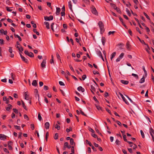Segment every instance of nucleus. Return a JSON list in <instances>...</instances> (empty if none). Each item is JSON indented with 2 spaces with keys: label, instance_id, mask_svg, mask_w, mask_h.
Wrapping results in <instances>:
<instances>
[{
  "label": "nucleus",
  "instance_id": "35",
  "mask_svg": "<svg viewBox=\"0 0 154 154\" xmlns=\"http://www.w3.org/2000/svg\"><path fill=\"white\" fill-rule=\"evenodd\" d=\"M140 133H141L142 137L143 138H144L145 137V136H144V133L143 132V131H142V130H140Z\"/></svg>",
  "mask_w": 154,
  "mask_h": 154
},
{
  "label": "nucleus",
  "instance_id": "14",
  "mask_svg": "<svg viewBox=\"0 0 154 154\" xmlns=\"http://www.w3.org/2000/svg\"><path fill=\"white\" fill-rule=\"evenodd\" d=\"M12 108V106L10 104L8 105V107L6 108V110L9 111L10 109H11Z\"/></svg>",
  "mask_w": 154,
  "mask_h": 154
},
{
  "label": "nucleus",
  "instance_id": "25",
  "mask_svg": "<svg viewBox=\"0 0 154 154\" xmlns=\"http://www.w3.org/2000/svg\"><path fill=\"white\" fill-rule=\"evenodd\" d=\"M110 5L111 6H112V7L114 9H116V8L117 7L116 5L114 4H113V3H110Z\"/></svg>",
  "mask_w": 154,
  "mask_h": 154
},
{
  "label": "nucleus",
  "instance_id": "61",
  "mask_svg": "<svg viewBox=\"0 0 154 154\" xmlns=\"http://www.w3.org/2000/svg\"><path fill=\"white\" fill-rule=\"evenodd\" d=\"M9 51L11 53H12L13 51L12 48L11 47H9Z\"/></svg>",
  "mask_w": 154,
  "mask_h": 154
},
{
  "label": "nucleus",
  "instance_id": "12",
  "mask_svg": "<svg viewBox=\"0 0 154 154\" xmlns=\"http://www.w3.org/2000/svg\"><path fill=\"white\" fill-rule=\"evenodd\" d=\"M126 48L128 50H130V45L129 44V42H128L126 45Z\"/></svg>",
  "mask_w": 154,
  "mask_h": 154
},
{
  "label": "nucleus",
  "instance_id": "59",
  "mask_svg": "<svg viewBox=\"0 0 154 154\" xmlns=\"http://www.w3.org/2000/svg\"><path fill=\"white\" fill-rule=\"evenodd\" d=\"M14 127L17 130H20V127L17 125H14Z\"/></svg>",
  "mask_w": 154,
  "mask_h": 154
},
{
  "label": "nucleus",
  "instance_id": "13",
  "mask_svg": "<svg viewBox=\"0 0 154 154\" xmlns=\"http://www.w3.org/2000/svg\"><path fill=\"white\" fill-rule=\"evenodd\" d=\"M60 9L59 8L57 7L56 8V14L57 15H58L60 14Z\"/></svg>",
  "mask_w": 154,
  "mask_h": 154
},
{
  "label": "nucleus",
  "instance_id": "18",
  "mask_svg": "<svg viewBox=\"0 0 154 154\" xmlns=\"http://www.w3.org/2000/svg\"><path fill=\"white\" fill-rule=\"evenodd\" d=\"M44 24L46 25V27L47 29H50V25L49 23L48 22H44Z\"/></svg>",
  "mask_w": 154,
  "mask_h": 154
},
{
  "label": "nucleus",
  "instance_id": "37",
  "mask_svg": "<svg viewBox=\"0 0 154 154\" xmlns=\"http://www.w3.org/2000/svg\"><path fill=\"white\" fill-rule=\"evenodd\" d=\"M126 11L127 12V14L129 16H130L131 15L129 10L127 8L126 9Z\"/></svg>",
  "mask_w": 154,
  "mask_h": 154
},
{
  "label": "nucleus",
  "instance_id": "49",
  "mask_svg": "<svg viewBox=\"0 0 154 154\" xmlns=\"http://www.w3.org/2000/svg\"><path fill=\"white\" fill-rule=\"evenodd\" d=\"M71 152L72 153H74V146H72L71 147Z\"/></svg>",
  "mask_w": 154,
  "mask_h": 154
},
{
  "label": "nucleus",
  "instance_id": "28",
  "mask_svg": "<svg viewBox=\"0 0 154 154\" xmlns=\"http://www.w3.org/2000/svg\"><path fill=\"white\" fill-rule=\"evenodd\" d=\"M58 134L57 133L55 134V135L54 136V138L55 140H57L58 139Z\"/></svg>",
  "mask_w": 154,
  "mask_h": 154
},
{
  "label": "nucleus",
  "instance_id": "60",
  "mask_svg": "<svg viewBox=\"0 0 154 154\" xmlns=\"http://www.w3.org/2000/svg\"><path fill=\"white\" fill-rule=\"evenodd\" d=\"M86 78V75H82V78L83 80H84Z\"/></svg>",
  "mask_w": 154,
  "mask_h": 154
},
{
  "label": "nucleus",
  "instance_id": "7",
  "mask_svg": "<svg viewBox=\"0 0 154 154\" xmlns=\"http://www.w3.org/2000/svg\"><path fill=\"white\" fill-rule=\"evenodd\" d=\"M46 59H44L43 60L41 64V66L42 68H45L46 66Z\"/></svg>",
  "mask_w": 154,
  "mask_h": 154
},
{
  "label": "nucleus",
  "instance_id": "5",
  "mask_svg": "<svg viewBox=\"0 0 154 154\" xmlns=\"http://www.w3.org/2000/svg\"><path fill=\"white\" fill-rule=\"evenodd\" d=\"M91 11L92 13L93 14H94L96 15H98V12H97L96 9L94 7H93L92 8Z\"/></svg>",
  "mask_w": 154,
  "mask_h": 154
},
{
  "label": "nucleus",
  "instance_id": "40",
  "mask_svg": "<svg viewBox=\"0 0 154 154\" xmlns=\"http://www.w3.org/2000/svg\"><path fill=\"white\" fill-rule=\"evenodd\" d=\"M125 96L127 97V98L128 99L130 100V101L132 103H134V102L128 96L126 95H125Z\"/></svg>",
  "mask_w": 154,
  "mask_h": 154
},
{
  "label": "nucleus",
  "instance_id": "33",
  "mask_svg": "<svg viewBox=\"0 0 154 154\" xmlns=\"http://www.w3.org/2000/svg\"><path fill=\"white\" fill-rule=\"evenodd\" d=\"M3 150L4 152H6V153L7 154H9V151L6 148H4Z\"/></svg>",
  "mask_w": 154,
  "mask_h": 154
},
{
  "label": "nucleus",
  "instance_id": "56",
  "mask_svg": "<svg viewBox=\"0 0 154 154\" xmlns=\"http://www.w3.org/2000/svg\"><path fill=\"white\" fill-rule=\"evenodd\" d=\"M80 113L83 115L86 116L87 115L82 110H80Z\"/></svg>",
  "mask_w": 154,
  "mask_h": 154
},
{
  "label": "nucleus",
  "instance_id": "2",
  "mask_svg": "<svg viewBox=\"0 0 154 154\" xmlns=\"http://www.w3.org/2000/svg\"><path fill=\"white\" fill-rule=\"evenodd\" d=\"M24 53L25 54L29 56L32 57L34 56L33 53L32 52H29L27 50H25L24 51Z\"/></svg>",
  "mask_w": 154,
  "mask_h": 154
},
{
  "label": "nucleus",
  "instance_id": "51",
  "mask_svg": "<svg viewBox=\"0 0 154 154\" xmlns=\"http://www.w3.org/2000/svg\"><path fill=\"white\" fill-rule=\"evenodd\" d=\"M116 54V52H113L111 54V56L112 57H114Z\"/></svg>",
  "mask_w": 154,
  "mask_h": 154
},
{
  "label": "nucleus",
  "instance_id": "44",
  "mask_svg": "<svg viewBox=\"0 0 154 154\" xmlns=\"http://www.w3.org/2000/svg\"><path fill=\"white\" fill-rule=\"evenodd\" d=\"M18 50L20 52L22 53V52L23 51V48L22 46H21Z\"/></svg>",
  "mask_w": 154,
  "mask_h": 154
},
{
  "label": "nucleus",
  "instance_id": "39",
  "mask_svg": "<svg viewBox=\"0 0 154 154\" xmlns=\"http://www.w3.org/2000/svg\"><path fill=\"white\" fill-rule=\"evenodd\" d=\"M68 145V143L67 142H65L64 144V148H66V147H67Z\"/></svg>",
  "mask_w": 154,
  "mask_h": 154
},
{
  "label": "nucleus",
  "instance_id": "38",
  "mask_svg": "<svg viewBox=\"0 0 154 154\" xmlns=\"http://www.w3.org/2000/svg\"><path fill=\"white\" fill-rule=\"evenodd\" d=\"M124 55V54L123 53H122L119 56V57L121 59H122L123 58Z\"/></svg>",
  "mask_w": 154,
  "mask_h": 154
},
{
  "label": "nucleus",
  "instance_id": "26",
  "mask_svg": "<svg viewBox=\"0 0 154 154\" xmlns=\"http://www.w3.org/2000/svg\"><path fill=\"white\" fill-rule=\"evenodd\" d=\"M147 48H145V49L146 51L148 53H149V50L150 49L148 45L147 44L146 45Z\"/></svg>",
  "mask_w": 154,
  "mask_h": 154
},
{
  "label": "nucleus",
  "instance_id": "32",
  "mask_svg": "<svg viewBox=\"0 0 154 154\" xmlns=\"http://www.w3.org/2000/svg\"><path fill=\"white\" fill-rule=\"evenodd\" d=\"M131 75L132 76H134V77H135L137 79H138V78H139L138 75L137 74H135L134 73H132L131 74Z\"/></svg>",
  "mask_w": 154,
  "mask_h": 154
},
{
  "label": "nucleus",
  "instance_id": "30",
  "mask_svg": "<svg viewBox=\"0 0 154 154\" xmlns=\"http://www.w3.org/2000/svg\"><path fill=\"white\" fill-rule=\"evenodd\" d=\"M72 131V128L71 127H70L69 129L67 128L66 130V132L67 133H69L70 131Z\"/></svg>",
  "mask_w": 154,
  "mask_h": 154
},
{
  "label": "nucleus",
  "instance_id": "3",
  "mask_svg": "<svg viewBox=\"0 0 154 154\" xmlns=\"http://www.w3.org/2000/svg\"><path fill=\"white\" fill-rule=\"evenodd\" d=\"M119 94L123 100L125 102V103L127 105L129 104L127 100L123 96V94L119 92Z\"/></svg>",
  "mask_w": 154,
  "mask_h": 154
},
{
  "label": "nucleus",
  "instance_id": "54",
  "mask_svg": "<svg viewBox=\"0 0 154 154\" xmlns=\"http://www.w3.org/2000/svg\"><path fill=\"white\" fill-rule=\"evenodd\" d=\"M123 138L124 139V140L125 141H127V140L126 139V136L125 135H123Z\"/></svg>",
  "mask_w": 154,
  "mask_h": 154
},
{
  "label": "nucleus",
  "instance_id": "50",
  "mask_svg": "<svg viewBox=\"0 0 154 154\" xmlns=\"http://www.w3.org/2000/svg\"><path fill=\"white\" fill-rule=\"evenodd\" d=\"M93 73L94 75L99 74V72L98 71L95 70L93 71Z\"/></svg>",
  "mask_w": 154,
  "mask_h": 154
},
{
  "label": "nucleus",
  "instance_id": "47",
  "mask_svg": "<svg viewBox=\"0 0 154 154\" xmlns=\"http://www.w3.org/2000/svg\"><path fill=\"white\" fill-rule=\"evenodd\" d=\"M13 110H14V112L15 113L18 114V110L16 109H13Z\"/></svg>",
  "mask_w": 154,
  "mask_h": 154
},
{
  "label": "nucleus",
  "instance_id": "16",
  "mask_svg": "<svg viewBox=\"0 0 154 154\" xmlns=\"http://www.w3.org/2000/svg\"><path fill=\"white\" fill-rule=\"evenodd\" d=\"M149 132L151 135V136H153V134H154V130L151 127L150 128Z\"/></svg>",
  "mask_w": 154,
  "mask_h": 154
},
{
  "label": "nucleus",
  "instance_id": "19",
  "mask_svg": "<svg viewBox=\"0 0 154 154\" xmlns=\"http://www.w3.org/2000/svg\"><path fill=\"white\" fill-rule=\"evenodd\" d=\"M121 82L122 83L125 85H127L129 83V82L128 81L123 80H121Z\"/></svg>",
  "mask_w": 154,
  "mask_h": 154
},
{
  "label": "nucleus",
  "instance_id": "42",
  "mask_svg": "<svg viewBox=\"0 0 154 154\" xmlns=\"http://www.w3.org/2000/svg\"><path fill=\"white\" fill-rule=\"evenodd\" d=\"M120 141L119 140H116V143L118 145H119L120 144Z\"/></svg>",
  "mask_w": 154,
  "mask_h": 154
},
{
  "label": "nucleus",
  "instance_id": "27",
  "mask_svg": "<svg viewBox=\"0 0 154 154\" xmlns=\"http://www.w3.org/2000/svg\"><path fill=\"white\" fill-rule=\"evenodd\" d=\"M31 23L33 25V27L35 28H36V25L34 23V22L32 21L31 22Z\"/></svg>",
  "mask_w": 154,
  "mask_h": 154
},
{
  "label": "nucleus",
  "instance_id": "53",
  "mask_svg": "<svg viewBox=\"0 0 154 154\" xmlns=\"http://www.w3.org/2000/svg\"><path fill=\"white\" fill-rule=\"evenodd\" d=\"M115 32V31H109L108 32V35H110L111 34H113Z\"/></svg>",
  "mask_w": 154,
  "mask_h": 154
},
{
  "label": "nucleus",
  "instance_id": "48",
  "mask_svg": "<svg viewBox=\"0 0 154 154\" xmlns=\"http://www.w3.org/2000/svg\"><path fill=\"white\" fill-rule=\"evenodd\" d=\"M86 142L88 144H89V146H92V145L91 144V143L88 140H86Z\"/></svg>",
  "mask_w": 154,
  "mask_h": 154
},
{
  "label": "nucleus",
  "instance_id": "57",
  "mask_svg": "<svg viewBox=\"0 0 154 154\" xmlns=\"http://www.w3.org/2000/svg\"><path fill=\"white\" fill-rule=\"evenodd\" d=\"M136 30L137 31H138L140 34H141L142 33L141 32L140 30L139 29L138 27H136Z\"/></svg>",
  "mask_w": 154,
  "mask_h": 154
},
{
  "label": "nucleus",
  "instance_id": "8",
  "mask_svg": "<svg viewBox=\"0 0 154 154\" xmlns=\"http://www.w3.org/2000/svg\"><path fill=\"white\" fill-rule=\"evenodd\" d=\"M7 136L2 134H0V139L2 140H5L6 139Z\"/></svg>",
  "mask_w": 154,
  "mask_h": 154
},
{
  "label": "nucleus",
  "instance_id": "31",
  "mask_svg": "<svg viewBox=\"0 0 154 154\" xmlns=\"http://www.w3.org/2000/svg\"><path fill=\"white\" fill-rule=\"evenodd\" d=\"M49 136V133L48 132H47L45 134V140L46 141H47L48 137Z\"/></svg>",
  "mask_w": 154,
  "mask_h": 154
},
{
  "label": "nucleus",
  "instance_id": "52",
  "mask_svg": "<svg viewBox=\"0 0 154 154\" xmlns=\"http://www.w3.org/2000/svg\"><path fill=\"white\" fill-rule=\"evenodd\" d=\"M0 44L2 45L4 44V40L2 39H0Z\"/></svg>",
  "mask_w": 154,
  "mask_h": 154
},
{
  "label": "nucleus",
  "instance_id": "46",
  "mask_svg": "<svg viewBox=\"0 0 154 154\" xmlns=\"http://www.w3.org/2000/svg\"><path fill=\"white\" fill-rule=\"evenodd\" d=\"M98 55L101 58H103V56L102 53L100 51H99V52H98Z\"/></svg>",
  "mask_w": 154,
  "mask_h": 154
},
{
  "label": "nucleus",
  "instance_id": "45",
  "mask_svg": "<svg viewBox=\"0 0 154 154\" xmlns=\"http://www.w3.org/2000/svg\"><path fill=\"white\" fill-rule=\"evenodd\" d=\"M54 24V23H52L51 25V29L53 31H54V28H53V25Z\"/></svg>",
  "mask_w": 154,
  "mask_h": 154
},
{
  "label": "nucleus",
  "instance_id": "20",
  "mask_svg": "<svg viewBox=\"0 0 154 154\" xmlns=\"http://www.w3.org/2000/svg\"><path fill=\"white\" fill-rule=\"evenodd\" d=\"M28 92H25V99L28 100L29 98V96L28 95Z\"/></svg>",
  "mask_w": 154,
  "mask_h": 154
},
{
  "label": "nucleus",
  "instance_id": "6",
  "mask_svg": "<svg viewBox=\"0 0 154 154\" xmlns=\"http://www.w3.org/2000/svg\"><path fill=\"white\" fill-rule=\"evenodd\" d=\"M20 55L21 58L22 60L24 61L26 63H27L28 62V60L26 58H25L24 56H23L21 54L20 52Z\"/></svg>",
  "mask_w": 154,
  "mask_h": 154
},
{
  "label": "nucleus",
  "instance_id": "4",
  "mask_svg": "<svg viewBox=\"0 0 154 154\" xmlns=\"http://www.w3.org/2000/svg\"><path fill=\"white\" fill-rule=\"evenodd\" d=\"M44 19L46 21H50L52 20L53 19V16H50L49 17L45 16Z\"/></svg>",
  "mask_w": 154,
  "mask_h": 154
},
{
  "label": "nucleus",
  "instance_id": "58",
  "mask_svg": "<svg viewBox=\"0 0 154 154\" xmlns=\"http://www.w3.org/2000/svg\"><path fill=\"white\" fill-rule=\"evenodd\" d=\"M144 14L146 16V17L147 19H148L149 20H150L149 17L145 12H144Z\"/></svg>",
  "mask_w": 154,
  "mask_h": 154
},
{
  "label": "nucleus",
  "instance_id": "36",
  "mask_svg": "<svg viewBox=\"0 0 154 154\" xmlns=\"http://www.w3.org/2000/svg\"><path fill=\"white\" fill-rule=\"evenodd\" d=\"M55 128L57 129L58 130H59L60 129V126L56 124L55 126Z\"/></svg>",
  "mask_w": 154,
  "mask_h": 154
},
{
  "label": "nucleus",
  "instance_id": "55",
  "mask_svg": "<svg viewBox=\"0 0 154 154\" xmlns=\"http://www.w3.org/2000/svg\"><path fill=\"white\" fill-rule=\"evenodd\" d=\"M44 89L45 91L47 90L48 89V87L47 86L45 85L44 86Z\"/></svg>",
  "mask_w": 154,
  "mask_h": 154
},
{
  "label": "nucleus",
  "instance_id": "10",
  "mask_svg": "<svg viewBox=\"0 0 154 154\" xmlns=\"http://www.w3.org/2000/svg\"><path fill=\"white\" fill-rule=\"evenodd\" d=\"M50 126V124L48 122H46L45 124V127L46 129H48Z\"/></svg>",
  "mask_w": 154,
  "mask_h": 154
},
{
  "label": "nucleus",
  "instance_id": "17",
  "mask_svg": "<svg viewBox=\"0 0 154 154\" xmlns=\"http://www.w3.org/2000/svg\"><path fill=\"white\" fill-rule=\"evenodd\" d=\"M32 85L35 86H36L37 85V81L36 80H33L32 83Z\"/></svg>",
  "mask_w": 154,
  "mask_h": 154
},
{
  "label": "nucleus",
  "instance_id": "29",
  "mask_svg": "<svg viewBox=\"0 0 154 154\" xmlns=\"http://www.w3.org/2000/svg\"><path fill=\"white\" fill-rule=\"evenodd\" d=\"M144 81H145V79L143 77L140 79L139 82L140 83H142L144 82Z\"/></svg>",
  "mask_w": 154,
  "mask_h": 154
},
{
  "label": "nucleus",
  "instance_id": "15",
  "mask_svg": "<svg viewBox=\"0 0 154 154\" xmlns=\"http://www.w3.org/2000/svg\"><path fill=\"white\" fill-rule=\"evenodd\" d=\"M101 42L103 45H104L106 42L105 38L104 37H102L101 38Z\"/></svg>",
  "mask_w": 154,
  "mask_h": 154
},
{
  "label": "nucleus",
  "instance_id": "22",
  "mask_svg": "<svg viewBox=\"0 0 154 154\" xmlns=\"http://www.w3.org/2000/svg\"><path fill=\"white\" fill-rule=\"evenodd\" d=\"M69 9L71 10L72 11V5L71 3V1H70L69 3Z\"/></svg>",
  "mask_w": 154,
  "mask_h": 154
},
{
  "label": "nucleus",
  "instance_id": "34",
  "mask_svg": "<svg viewBox=\"0 0 154 154\" xmlns=\"http://www.w3.org/2000/svg\"><path fill=\"white\" fill-rule=\"evenodd\" d=\"M38 120L39 121H41L42 120V118L40 114L39 113H38Z\"/></svg>",
  "mask_w": 154,
  "mask_h": 154
},
{
  "label": "nucleus",
  "instance_id": "64",
  "mask_svg": "<svg viewBox=\"0 0 154 154\" xmlns=\"http://www.w3.org/2000/svg\"><path fill=\"white\" fill-rule=\"evenodd\" d=\"M31 128L32 130H34L35 128L34 125L33 124H31Z\"/></svg>",
  "mask_w": 154,
  "mask_h": 154
},
{
  "label": "nucleus",
  "instance_id": "62",
  "mask_svg": "<svg viewBox=\"0 0 154 154\" xmlns=\"http://www.w3.org/2000/svg\"><path fill=\"white\" fill-rule=\"evenodd\" d=\"M69 68H70V69H71V70L73 72H74V70L72 67V66L71 65H69Z\"/></svg>",
  "mask_w": 154,
  "mask_h": 154
},
{
  "label": "nucleus",
  "instance_id": "24",
  "mask_svg": "<svg viewBox=\"0 0 154 154\" xmlns=\"http://www.w3.org/2000/svg\"><path fill=\"white\" fill-rule=\"evenodd\" d=\"M22 105L23 106V107L26 110H27V109L26 108V106L25 105L23 101H22Z\"/></svg>",
  "mask_w": 154,
  "mask_h": 154
},
{
  "label": "nucleus",
  "instance_id": "9",
  "mask_svg": "<svg viewBox=\"0 0 154 154\" xmlns=\"http://www.w3.org/2000/svg\"><path fill=\"white\" fill-rule=\"evenodd\" d=\"M12 142L11 141H9L8 143V146L9 148V149L11 150L13 149V148L11 146V144H12Z\"/></svg>",
  "mask_w": 154,
  "mask_h": 154
},
{
  "label": "nucleus",
  "instance_id": "1",
  "mask_svg": "<svg viewBox=\"0 0 154 154\" xmlns=\"http://www.w3.org/2000/svg\"><path fill=\"white\" fill-rule=\"evenodd\" d=\"M98 25L100 29V32L102 34L105 30L104 24L101 21H100L98 22Z\"/></svg>",
  "mask_w": 154,
  "mask_h": 154
},
{
  "label": "nucleus",
  "instance_id": "63",
  "mask_svg": "<svg viewBox=\"0 0 154 154\" xmlns=\"http://www.w3.org/2000/svg\"><path fill=\"white\" fill-rule=\"evenodd\" d=\"M59 84L60 85L64 86V84L63 82L62 81H59Z\"/></svg>",
  "mask_w": 154,
  "mask_h": 154
},
{
  "label": "nucleus",
  "instance_id": "43",
  "mask_svg": "<svg viewBox=\"0 0 154 154\" xmlns=\"http://www.w3.org/2000/svg\"><path fill=\"white\" fill-rule=\"evenodd\" d=\"M70 143L71 145H73L74 143V140L72 138H71L70 139Z\"/></svg>",
  "mask_w": 154,
  "mask_h": 154
},
{
  "label": "nucleus",
  "instance_id": "11",
  "mask_svg": "<svg viewBox=\"0 0 154 154\" xmlns=\"http://www.w3.org/2000/svg\"><path fill=\"white\" fill-rule=\"evenodd\" d=\"M78 90L79 91H81L82 92H84L85 91V89L82 88L81 86H79L77 88Z\"/></svg>",
  "mask_w": 154,
  "mask_h": 154
},
{
  "label": "nucleus",
  "instance_id": "23",
  "mask_svg": "<svg viewBox=\"0 0 154 154\" xmlns=\"http://www.w3.org/2000/svg\"><path fill=\"white\" fill-rule=\"evenodd\" d=\"M51 59L50 60V63H53L54 65V57L53 55H51Z\"/></svg>",
  "mask_w": 154,
  "mask_h": 154
},
{
  "label": "nucleus",
  "instance_id": "41",
  "mask_svg": "<svg viewBox=\"0 0 154 154\" xmlns=\"http://www.w3.org/2000/svg\"><path fill=\"white\" fill-rule=\"evenodd\" d=\"M91 90H92L94 91H95V88L94 87V86H93V85H91Z\"/></svg>",
  "mask_w": 154,
  "mask_h": 154
},
{
  "label": "nucleus",
  "instance_id": "21",
  "mask_svg": "<svg viewBox=\"0 0 154 154\" xmlns=\"http://www.w3.org/2000/svg\"><path fill=\"white\" fill-rule=\"evenodd\" d=\"M118 45L119 46V48L120 49L122 50L123 49V47L124 46V45L123 44L120 43Z\"/></svg>",
  "mask_w": 154,
  "mask_h": 154
}]
</instances>
